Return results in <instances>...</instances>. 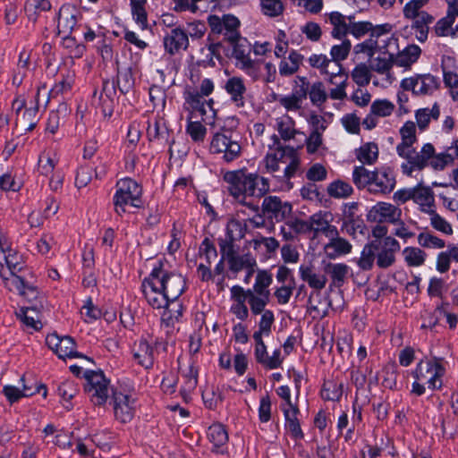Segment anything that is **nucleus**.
Here are the masks:
<instances>
[{
  "instance_id": "21",
  "label": "nucleus",
  "mask_w": 458,
  "mask_h": 458,
  "mask_svg": "<svg viewBox=\"0 0 458 458\" xmlns=\"http://www.w3.org/2000/svg\"><path fill=\"white\" fill-rule=\"evenodd\" d=\"M20 259L21 258L8 246L0 250V276L4 285L6 282H11L13 276H17L16 272L21 269Z\"/></svg>"
},
{
  "instance_id": "35",
  "label": "nucleus",
  "mask_w": 458,
  "mask_h": 458,
  "mask_svg": "<svg viewBox=\"0 0 458 458\" xmlns=\"http://www.w3.org/2000/svg\"><path fill=\"white\" fill-rule=\"evenodd\" d=\"M275 129L277 131L281 139L287 141L300 133L296 129L295 121L288 114H284L275 120Z\"/></svg>"
},
{
  "instance_id": "11",
  "label": "nucleus",
  "mask_w": 458,
  "mask_h": 458,
  "mask_svg": "<svg viewBox=\"0 0 458 458\" xmlns=\"http://www.w3.org/2000/svg\"><path fill=\"white\" fill-rule=\"evenodd\" d=\"M214 90V83L210 79H204L199 85V92L193 93L189 92L185 97L186 103L192 108L196 113H199L201 116H207L210 113V116L213 117L215 111L213 109V101H206L203 99V96L210 95ZM203 121L206 122V118L202 117Z\"/></svg>"
},
{
  "instance_id": "47",
  "label": "nucleus",
  "mask_w": 458,
  "mask_h": 458,
  "mask_svg": "<svg viewBox=\"0 0 458 458\" xmlns=\"http://www.w3.org/2000/svg\"><path fill=\"white\" fill-rule=\"evenodd\" d=\"M440 115L439 106L435 103L431 108H420L416 111L415 118L419 128L423 131L428 126L430 121L438 119Z\"/></svg>"
},
{
  "instance_id": "26",
  "label": "nucleus",
  "mask_w": 458,
  "mask_h": 458,
  "mask_svg": "<svg viewBox=\"0 0 458 458\" xmlns=\"http://www.w3.org/2000/svg\"><path fill=\"white\" fill-rule=\"evenodd\" d=\"M77 23L75 10L69 5H63L58 13L57 30L64 40H70L75 25Z\"/></svg>"
},
{
  "instance_id": "55",
  "label": "nucleus",
  "mask_w": 458,
  "mask_h": 458,
  "mask_svg": "<svg viewBox=\"0 0 458 458\" xmlns=\"http://www.w3.org/2000/svg\"><path fill=\"white\" fill-rule=\"evenodd\" d=\"M403 257L408 266L420 267L425 262L426 253L420 248L406 247L403 250Z\"/></svg>"
},
{
  "instance_id": "39",
  "label": "nucleus",
  "mask_w": 458,
  "mask_h": 458,
  "mask_svg": "<svg viewBox=\"0 0 458 458\" xmlns=\"http://www.w3.org/2000/svg\"><path fill=\"white\" fill-rule=\"evenodd\" d=\"M407 19L412 21L411 29L414 30L415 38L420 42H425L428 35V26L433 22L434 17L428 13H420V15H418L415 18Z\"/></svg>"
},
{
  "instance_id": "27",
  "label": "nucleus",
  "mask_w": 458,
  "mask_h": 458,
  "mask_svg": "<svg viewBox=\"0 0 458 458\" xmlns=\"http://www.w3.org/2000/svg\"><path fill=\"white\" fill-rule=\"evenodd\" d=\"M306 96V89H301L290 94L277 95L275 97V100L287 113H300L302 111V104Z\"/></svg>"
},
{
  "instance_id": "25",
  "label": "nucleus",
  "mask_w": 458,
  "mask_h": 458,
  "mask_svg": "<svg viewBox=\"0 0 458 458\" xmlns=\"http://www.w3.org/2000/svg\"><path fill=\"white\" fill-rule=\"evenodd\" d=\"M300 277L308 285L316 290L321 291L326 287L327 277L324 273L318 272L315 266L310 263H302L299 267Z\"/></svg>"
},
{
  "instance_id": "53",
  "label": "nucleus",
  "mask_w": 458,
  "mask_h": 458,
  "mask_svg": "<svg viewBox=\"0 0 458 458\" xmlns=\"http://www.w3.org/2000/svg\"><path fill=\"white\" fill-rule=\"evenodd\" d=\"M261 13L269 18H278L283 15L284 4L282 0H260Z\"/></svg>"
},
{
  "instance_id": "1",
  "label": "nucleus",
  "mask_w": 458,
  "mask_h": 458,
  "mask_svg": "<svg viewBox=\"0 0 458 458\" xmlns=\"http://www.w3.org/2000/svg\"><path fill=\"white\" fill-rule=\"evenodd\" d=\"M223 179L227 184L229 194L236 202L254 212H259V207L253 199H260L268 192L269 182L267 178L259 176L257 173L239 169L224 173Z\"/></svg>"
},
{
  "instance_id": "31",
  "label": "nucleus",
  "mask_w": 458,
  "mask_h": 458,
  "mask_svg": "<svg viewBox=\"0 0 458 458\" xmlns=\"http://www.w3.org/2000/svg\"><path fill=\"white\" fill-rule=\"evenodd\" d=\"M455 157L458 158V140L448 148L446 152L437 154L433 147V155L428 158V166H430L436 171H441L452 164Z\"/></svg>"
},
{
  "instance_id": "30",
  "label": "nucleus",
  "mask_w": 458,
  "mask_h": 458,
  "mask_svg": "<svg viewBox=\"0 0 458 458\" xmlns=\"http://www.w3.org/2000/svg\"><path fill=\"white\" fill-rule=\"evenodd\" d=\"M164 45L165 50L174 55L182 49H186L189 46V38L187 33L180 29L174 28L166 33L164 38Z\"/></svg>"
},
{
  "instance_id": "50",
  "label": "nucleus",
  "mask_w": 458,
  "mask_h": 458,
  "mask_svg": "<svg viewBox=\"0 0 458 458\" xmlns=\"http://www.w3.org/2000/svg\"><path fill=\"white\" fill-rule=\"evenodd\" d=\"M17 315L27 327L32 329H39L42 326L37 306L22 308Z\"/></svg>"
},
{
  "instance_id": "22",
  "label": "nucleus",
  "mask_w": 458,
  "mask_h": 458,
  "mask_svg": "<svg viewBox=\"0 0 458 458\" xmlns=\"http://www.w3.org/2000/svg\"><path fill=\"white\" fill-rule=\"evenodd\" d=\"M377 251V265L381 268L392 266L395 261V254L400 250V244L393 237H385Z\"/></svg>"
},
{
  "instance_id": "7",
  "label": "nucleus",
  "mask_w": 458,
  "mask_h": 458,
  "mask_svg": "<svg viewBox=\"0 0 458 458\" xmlns=\"http://www.w3.org/2000/svg\"><path fill=\"white\" fill-rule=\"evenodd\" d=\"M262 165L266 172L269 174L279 172L281 165H284V168L281 177L290 179L299 167L300 158L294 148L278 146L276 148H269L262 160Z\"/></svg>"
},
{
  "instance_id": "43",
  "label": "nucleus",
  "mask_w": 458,
  "mask_h": 458,
  "mask_svg": "<svg viewBox=\"0 0 458 458\" xmlns=\"http://www.w3.org/2000/svg\"><path fill=\"white\" fill-rule=\"evenodd\" d=\"M247 231V225L245 221L239 220L232 217L228 220L226 225V239L221 242H231L242 239Z\"/></svg>"
},
{
  "instance_id": "17",
  "label": "nucleus",
  "mask_w": 458,
  "mask_h": 458,
  "mask_svg": "<svg viewBox=\"0 0 458 458\" xmlns=\"http://www.w3.org/2000/svg\"><path fill=\"white\" fill-rule=\"evenodd\" d=\"M261 208L264 215L276 222L288 218L293 210L291 203L283 201L277 196L265 197Z\"/></svg>"
},
{
  "instance_id": "20",
  "label": "nucleus",
  "mask_w": 458,
  "mask_h": 458,
  "mask_svg": "<svg viewBox=\"0 0 458 458\" xmlns=\"http://www.w3.org/2000/svg\"><path fill=\"white\" fill-rule=\"evenodd\" d=\"M376 29H382L380 35L375 37L377 42V52L384 55L394 57L399 50L398 38L393 35L392 25L389 23L377 25Z\"/></svg>"
},
{
  "instance_id": "52",
  "label": "nucleus",
  "mask_w": 458,
  "mask_h": 458,
  "mask_svg": "<svg viewBox=\"0 0 458 458\" xmlns=\"http://www.w3.org/2000/svg\"><path fill=\"white\" fill-rule=\"evenodd\" d=\"M247 302L252 314L259 315L264 312L266 306L268 304L270 297L265 295H258L250 292L245 291Z\"/></svg>"
},
{
  "instance_id": "60",
  "label": "nucleus",
  "mask_w": 458,
  "mask_h": 458,
  "mask_svg": "<svg viewBox=\"0 0 458 458\" xmlns=\"http://www.w3.org/2000/svg\"><path fill=\"white\" fill-rule=\"evenodd\" d=\"M352 187L348 182L343 181H335L329 184L327 188L328 194L333 198H347L352 195Z\"/></svg>"
},
{
  "instance_id": "15",
  "label": "nucleus",
  "mask_w": 458,
  "mask_h": 458,
  "mask_svg": "<svg viewBox=\"0 0 458 458\" xmlns=\"http://www.w3.org/2000/svg\"><path fill=\"white\" fill-rule=\"evenodd\" d=\"M402 87L418 96L431 95L438 89L439 80L429 73L420 74L404 79Z\"/></svg>"
},
{
  "instance_id": "44",
  "label": "nucleus",
  "mask_w": 458,
  "mask_h": 458,
  "mask_svg": "<svg viewBox=\"0 0 458 458\" xmlns=\"http://www.w3.org/2000/svg\"><path fill=\"white\" fill-rule=\"evenodd\" d=\"M302 55L296 51H292L287 58H283L279 63V73L281 76H291L297 72L302 62Z\"/></svg>"
},
{
  "instance_id": "38",
  "label": "nucleus",
  "mask_w": 458,
  "mask_h": 458,
  "mask_svg": "<svg viewBox=\"0 0 458 458\" xmlns=\"http://www.w3.org/2000/svg\"><path fill=\"white\" fill-rule=\"evenodd\" d=\"M285 420V429L294 439L303 438V432L298 420L299 409L297 406L282 410Z\"/></svg>"
},
{
  "instance_id": "10",
  "label": "nucleus",
  "mask_w": 458,
  "mask_h": 458,
  "mask_svg": "<svg viewBox=\"0 0 458 458\" xmlns=\"http://www.w3.org/2000/svg\"><path fill=\"white\" fill-rule=\"evenodd\" d=\"M227 132L222 129V131L215 133L209 149L213 154L222 155V158L229 163L240 157L242 148L236 140L227 135Z\"/></svg>"
},
{
  "instance_id": "61",
  "label": "nucleus",
  "mask_w": 458,
  "mask_h": 458,
  "mask_svg": "<svg viewBox=\"0 0 458 458\" xmlns=\"http://www.w3.org/2000/svg\"><path fill=\"white\" fill-rule=\"evenodd\" d=\"M353 81L359 86L368 85L372 78L369 66L365 64H360L355 66L352 72Z\"/></svg>"
},
{
  "instance_id": "2",
  "label": "nucleus",
  "mask_w": 458,
  "mask_h": 458,
  "mask_svg": "<svg viewBox=\"0 0 458 458\" xmlns=\"http://www.w3.org/2000/svg\"><path fill=\"white\" fill-rule=\"evenodd\" d=\"M150 275L172 300L170 310L162 313L161 320L167 327L174 326L182 316L183 307L178 299L186 288L185 279L181 274L167 270L162 264L155 267Z\"/></svg>"
},
{
  "instance_id": "24",
  "label": "nucleus",
  "mask_w": 458,
  "mask_h": 458,
  "mask_svg": "<svg viewBox=\"0 0 458 458\" xmlns=\"http://www.w3.org/2000/svg\"><path fill=\"white\" fill-rule=\"evenodd\" d=\"M157 342L141 338L135 343L133 347V359L145 369H150L155 360V347Z\"/></svg>"
},
{
  "instance_id": "64",
  "label": "nucleus",
  "mask_w": 458,
  "mask_h": 458,
  "mask_svg": "<svg viewBox=\"0 0 458 458\" xmlns=\"http://www.w3.org/2000/svg\"><path fill=\"white\" fill-rule=\"evenodd\" d=\"M352 48L351 41L348 39L343 40L340 44L334 45L330 50V55L333 62L340 64L347 58Z\"/></svg>"
},
{
  "instance_id": "34",
  "label": "nucleus",
  "mask_w": 458,
  "mask_h": 458,
  "mask_svg": "<svg viewBox=\"0 0 458 458\" xmlns=\"http://www.w3.org/2000/svg\"><path fill=\"white\" fill-rule=\"evenodd\" d=\"M444 83L450 89H458L457 63L454 57L444 55L441 61Z\"/></svg>"
},
{
  "instance_id": "28",
  "label": "nucleus",
  "mask_w": 458,
  "mask_h": 458,
  "mask_svg": "<svg viewBox=\"0 0 458 458\" xmlns=\"http://www.w3.org/2000/svg\"><path fill=\"white\" fill-rule=\"evenodd\" d=\"M327 237L329 239V242L324 245L323 250L327 258L335 259L340 256L351 253L352 250V244L344 238L339 236L337 229L335 236Z\"/></svg>"
},
{
  "instance_id": "49",
  "label": "nucleus",
  "mask_w": 458,
  "mask_h": 458,
  "mask_svg": "<svg viewBox=\"0 0 458 458\" xmlns=\"http://www.w3.org/2000/svg\"><path fill=\"white\" fill-rule=\"evenodd\" d=\"M197 377L198 369L193 364H191L186 370L182 371V377L184 381L181 388V393L184 398L188 397L196 388L198 383Z\"/></svg>"
},
{
  "instance_id": "29",
  "label": "nucleus",
  "mask_w": 458,
  "mask_h": 458,
  "mask_svg": "<svg viewBox=\"0 0 458 458\" xmlns=\"http://www.w3.org/2000/svg\"><path fill=\"white\" fill-rule=\"evenodd\" d=\"M231 300L233 301L230 311L240 320H246L249 317V309L246 305L247 300L245 290L240 285H233L230 289Z\"/></svg>"
},
{
  "instance_id": "14",
  "label": "nucleus",
  "mask_w": 458,
  "mask_h": 458,
  "mask_svg": "<svg viewBox=\"0 0 458 458\" xmlns=\"http://www.w3.org/2000/svg\"><path fill=\"white\" fill-rule=\"evenodd\" d=\"M402 209L392 203L379 201L370 208L367 214L369 222L396 224L402 217Z\"/></svg>"
},
{
  "instance_id": "13",
  "label": "nucleus",
  "mask_w": 458,
  "mask_h": 458,
  "mask_svg": "<svg viewBox=\"0 0 458 458\" xmlns=\"http://www.w3.org/2000/svg\"><path fill=\"white\" fill-rule=\"evenodd\" d=\"M114 414L117 420L127 423L132 420L136 411V396L131 393L117 390L111 398Z\"/></svg>"
},
{
  "instance_id": "9",
  "label": "nucleus",
  "mask_w": 458,
  "mask_h": 458,
  "mask_svg": "<svg viewBox=\"0 0 458 458\" xmlns=\"http://www.w3.org/2000/svg\"><path fill=\"white\" fill-rule=\"evenodd\" d=\"M141 187L132 179L124 178L117 182L114 196L115 212L122 215L126 212L128 206L140 208L141 206Z\"/></svg>"
},
{
  "instance_id": "45",
  "label": "nucleus",
  "mask_w": 458,
  "mask_h": 458,
  "mask_svg": "<svg viewBox=\"0 0 458 458\" xmlns=\"http://www.w3.org/2000/svg\"><path fill=\"white\" fill-rule=\"evenodd\" d=\"M328 21L333 26L331 35L333 38L340 39L349 32V25H347L345 17L339 12H332L327 14Z\"/></svg>"
},
{
  "instance_id": "19",
  "label": "nucleus",
  "mask_w": 458,
  "mask_h": 458,
  "mask_svg": "<svg viewBox=\"0 0 458 458\" xmlns=\"http://www.w3.org/2000/svg\"><path fill=\"white\" fill-rule=\"evenodd\" d=\"M223 89L234 106L243 107L245 106L248 89L244 78L237 75L230 76L225 81Z\"/></svg>"
},
{
  "instance_id": "59",
  "label": "nucleus",
  "mask_w": 458,
  "mask_h": 458,
  "mask_svg": "<svg viewBox=\"0 0 458 458\" xmlns=\"http://www.w3.org/2000/svg\"><path fill=\"white\" fill-rule=\"evenodd\" d=\"M308 93L310 102L316 106H322L328 98V95L325 89V87L320 81L313 83L310 86Z\"/></svg>"
},
{
  "instance_id": "42",
  "label": "nucleus",
  "mask_w": 458,
  "mask_h": 458,
  "mask_svg": "<svg viewBox=\"0 0 458 458\" xmlns=\"http://www.w3.org/2000/svg\"><path fill=\"white\" fill-rule=\"evenodd\" d=\"M5 287L10 291H16L30 301L36 300L38 295V290L34 286L27 284L20 276H13L11 282H6Z\"/></svg>"
},
{
  "instance_id": "41",
  "label": "nucleus",
  "mask_w": 458,
  "mask_h": 458,
  "mask_svg": "<svg viewBox=\"0 0 458 458\" xmlns=\"http://www.w3.org/2000/svg\"><path fill=\"white\" fill-rule=\"evenodd\" d=\"M147 134L149 140H157L161 144L169 143V131L163 119H155L149 122Z\"/></svg>"
},
{
  "instance_id": "54",
  "label": "nucleus",
  "mask_w": 458,
  "mask_h": 458,
  "mask_svg": "<svg viewBox=\"0 0 458 458\" xmlns=\"http://www.w3.org/2000/svg\"><path fill=\"white\" fill-rule=\"evenodd\" d=\"M240 21L233 15H225V27L223 36L229 42H235L240 38L239 33Z\"/></svg>"
},
{
  "instance_id": "46",
  "label": "nucleus",
  "mask_w": 458,
  "mask_h": 458,
  "mask_svg": "<svg viewBox=\"0 0 458 458\" xmlns=\"http://www.w3.org/2000/svg\"><path fill=\"white\" fill-rule=\"evenodd\" d=\"M273 278L272 275L265 270H260L258 272L256 276L255 284L251 289L245 290L246 292H250L253 293H257L258 295H265L270 297V292L268 287L272 284Z\"/></svg>"
},
{
  "instance_id": "48",
  "label": "nucleus",
  "mask_w": 458,
  "mask_h": 458,
  "mask_svg": "<svg viewBox=\"0 0 458 458\" xmlns=\"http://www.w3.org/2000/svg\"><path fill=\"white\" fill-rule=\"evenodd\" d=\"M381 30L382 29H376L369 38L355 45L353 47L354 54H361L366 57L371 58L377 53V42L375 37H378L380 35Z\"/></svg>"
},
{
  "instance_id": "18",
  "label": "nucleus",
  "mask_w": 458,
  "mask_h": 458,
  "mask_svg": "<svg viewBox=\"0 0 458 458\" xmlns=\"http://www.w3.org/2000/svg\"><path fill=\"white\" fill-rule=\"evenodd\" d=\"M220 250L223 258L227 259L230 270L234 273L257 266L256 259L251 255H236L233 244L231 242H221Z\"/></svg>"
},
{
  "instance_id": "4",
  "label": "nucleus",
  "mask_w": 458,
  "mask_h": 458,
  "mask_svg": "<svg viewBox=\"0 0 458 458\" xmlns=\"http://www.w3.org/2000/svg\"><path fill=\"white\" fill-rule=\"evenodd\" d=\"M233 44V57L235 65L242 71L252 81L264 83L274 82L276 77V65L271 62H265L260 58L252 59L250 56V45L246 39L239 38Z\"/></svg>"
},
{
  "instance_id": "16",
  "label": "nucleus",
  "mask_w": 458,
  "mask_h": 458,
  "mask_svg": "<svg viewBox=\"0 0 458 458\" xmlns=\"http://www.w3.org/2000/svg\"><path fill=\"white\" fill-rule=\"evenodd\" d=\"M394 64V59L391 56H377L374 58L369 65L372 72L377 73L373 77V84L377 87L387 88L394 81L391 69Z\"/></svg>"
},
{
  "instance_id": "23",
  "label": "nucleus",
  "mask_w": 458,
  "mask_h": 458,
  "mask_svg": "<svg viewBox=\"0 0 458 458\" xmlns=\"http://www.w3.org/2000/svg\"><path fill=\"white\" fill-rule=\"evenodd\" d=\"M308 63L312 68L318 69L321 73L328 75L330 83H334V79H336L342 71L340 64L333 62L324 54H312L308 58Z\"/></svg>"
},
{
  "instance_id": "51",
  "label": "nucleus",
  "mask_w": 458,
  "mask_h": 458,
  "mask_svg": "<svg viewBox=\"0 0 458 458\" xmlns=\"http://www.w3.org/2000/svg\"><path fill=\"white\" fill-rule=\"evenodd\" d=\"M356 157L362 164L372 165L377 159L378 148L376 143H365L357 150Z\"/></svg>"
},
{
  "instance_id": "6",
  "label": "nucleus",
  "mask_w": 458,
  "mask_h": 458,
  "mask_svg": "<svg viewBox=\"0 0 458 458\" xmlns=\"http://www.w3.org/2000/svg\"><path fill=\"white\" fill-rule=\"evenodd\" d=\"M445 374V368L441 358L421 360L411 373L415 379L411 385V393L422 395L426 391L425 385L430 390L441 389Z\"/></svg>"
},
{
  "instance_id": "58",
  "label": "nucleus",
  "mask_w": 458,
  "mask_h": 458,
  "mask_svg": "<svg viewBox=\"0 0 458 458\" xmlns=\"http://www.w3.org/2000/svg\"><path fill=\"white\" fill-rule=\"evenodd\" d=\"M56 354L61 359L84 357L82 354L75 351V343L70 336H64L62 338Z\"/></svg>"
},
{
  "instance_id": "33",
  "label": "nucleus",
  "mask_w": 458,
  "mask_h": 458,
  "mask_svg": "<svg viewBox=\"0 0 458 458\" xmlns=\"http://www.w3.org/2000/svg\"><path fill=\"white\" fill-rule=\"evenodd\" d=\"M412 200L419 205L420 210L429 213L434 209V192L429 187L418 184L414 187Z\"/></svg>"
},
{
  "instance_id": "3",
  "label": "nucleus",
  "mask_w": 458,
  "mask_h": 458,
  "mask_svg": "<svg viewBox=\"0 0 458 458\" xmlns=\"http://www.w3.org/2000/svg\"><path fill=\"white\" fill-rule=\"evenodd\" d=\"M402 141L396 146L398 156L405 160L401 165L402 172L411 176L416 170H422L428 166V158L433 155V145L426 143L420 151L413 148L416 141V125L413 122H406L400 129Z\"/></svg>"
},
{
  "instance_id": "62",
  "label": "nucleus",
  "mask_w": 458,
  "mask_h": 458,
  "mask_svg": "<svg viewBox=\"0 0 458 458\" xmlns=\"http://www.w3.org/2000/svg\"><path fill=\"white\" fill-rule=\"evenodd\" d=\"M429 0H410L408 1L403 9V14L404 18H415L420 13H428L426 11H423V7H425L428 4Z\"/></svg>"
},
{
  "instance_id": "12",
  "label": "nucleus",
  "mask_w": 458,
  "mask_h": 458,
  "mask_svg": "<svg viewBox=\"0 0 458 458\" xmlns=\"http://www.w3.org/2000/svg\"><path fill=\"white\" fill-rule=\"evenodd\" d=\"M141 289L146 301L153 309L163 310V312L170 310L172 300L150 274L142 281Z\"/></svg>"
},
{
  "instance_id": "36",
  "label": "nucleus",
  "mask_w": 458,
  "mask_h": 458,
  "mask_svg": "<svg viewBox=\"0 0 458 458\" xmlns=\"http://www.w3.org/2000/svg\"><path fill=\"white\" fill-rule=\"evenodd\" d=\"M420 54L421 49L419 46L409 45L403 51H398L394 56V64L408 69L418 61Z\"/></svg>"
},
{
  "instance_id": "5",
  "label": "nucleus",
  "mask_w": 458,
  "mask_h": 458,
  "mask_svg": "<svg viewBox=\"0 0 458 458\" xmlns=\"http://www.w3.org/2000/svg\"><path fill=\"white\" fill-rule=\"evenodd\" d=\"M352 180L360 189H366L376 195L390 193L395 187V177L389 167H380L369 171L363 165L356 166L352 172Z\"/></svg>"
},
{
  "instance_id": "37",
  "label": "nucleus",
  "mask_w": 458,
  "mask_h": 458,
  "mask_svg": "<svg viewBox=\"0 0 458 458\" xmlns=\"http://www.w3.org/2000/svg\"><path fill=\"white\" fill-rule=\"evenodd\" d=\"M380 245V241L376 240L363 247L360 257L357 259V265L361 270H370L372 268Z\"/></svg>"
},
{
  "instance_id": "32",
  "label": "nucleus",
  "mask_w": 458,
  "mask_h": 458,
  "mask_svg": "<svg viewBox=\"0 0 458 458\" xmlns=\"http://www.w3.org/2000/svg\"><path fill=\"white\" fill-rule=\"evenodd\" d=\"M330 214L328 213H316L313 214L309 219V225L310 232H314V234L322 233L327 236H335L336 227L330 225L329 221Z\"/></svg>"
},
{
  "instance_id": "57",
  "label": "nucleus",
  "mask_w": 458,
  "mask_h": 458,
  "mask_svg": "<svg viewBox=\"0 0 458 458\" xmlns=\"http://www.w3.org/2000/svg\"><path fill=\"white\" fill-rule=\"evenodd\" d=\"M341 230L352 238H356L358 234L363 235L365 233L366 225L360 217H357L352 220L343 221Z\"/></svg>"
},
{
  "instance_id": "63",
  "label": "nucleus",
  "mask_w": 458,
  "mask_h": 458,
  "mask_svg": "<svg viewBox=\"0 0 458 458\" xmlns=\"http://www.w3.org/2000/svg\"><path fill=\"white\" fill-rule=\"evenodd\" d=\"M394 105L387 99H376L370 106V111L377 117L390 116L394 110Z\"/></svg>"
},
{
  "instance_id": "8",
  "label": "nucleus",
  "mask_w": 458,
  "mask_h": 458,
  "mask_svg": "<svg viewBox=\"0 0 458 458\" xmlns=\"http://www.w3.org/2000/svg\"><path fill=\"white\" fill-rule=\"evenodd\" d=\"M84 377L85 391L94 405H104L110 397H113V393L117 391L110 386V381L102 371H85Z\"/></svg>"
},
{
  "instance_id": "56",
  "label": "nucleus",
  "mask_w": 458,
  "mask_h": 458,
  "mask_svg": "<svg viewBox=\"0 0 458 458\" xmlns=\"http://www.w3.org/2000/svg\"><path fill=\"white\" fill-rule=\"evenodd\" d=\"M333 84L335 87L330 89L329 94H327L328 98L335 100H344L347 98V76L341 71L336 79H334Z\"/></svg>"
},
{
  "instance_id": "40",
  "label": "nucleus",
  "mask_w": 458,
  "mask_h": 458,
  "mask_svg": "<svg viewBox=\"0 0 458 458\" xmlns=\"http://www.w3.org/2000/svg\"><path fill=\"white\" fill-rule=\"evenodd\" d=\"M208 438L213 445V449L223 453V447L228 442V434L225 427L220 423L211 425L208 429Z\"/></svg>"
}]
</instances>
